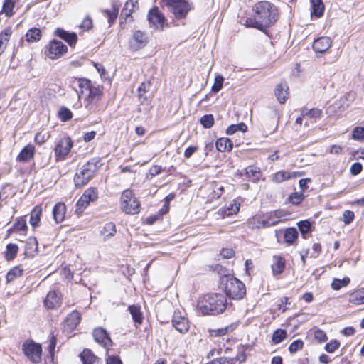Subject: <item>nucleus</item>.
I'll return each mask as SVG.
<instances>
[{
  "mask_svg": "<svg viewBox=\"0 0 364 364\" xmlns=\"http://www.w3.org/2000/svg\"><path fill=\"white\" fill-rule=\"evenodd\" d=\"M227 307V299L220 294H207L200 296L197 303V310L203 315L215 316L222 314Z\"/></svg>",
  "mask_w": 364,
  "mask_h": 364,
  "instance_id": "f257e3e1",
  "label": "nucleus"
},
{
  "mask_svg": "<svg viewBox=\"0 0 364 364\" xmlns=\"http://www.w3.org/2000/svg\"><path fill=\"white\" fill-rule=\"evenodd\" d=\"M77 80L80 89V91L77 92L78 98H80L85 91H88L89 93L85 98V107L91 112H96V105L103 97V87L95 85L91 80L86 78H78Z\"/></svg>",
  "mask_w": 364,
  "mask_h": 364,
  "instance_id": "f03ea898",
  "label": "nucleus"
},
{
  "mask_svg": "<svg viewBox=\"0 0 364 364\" xmlns=\"http://www.w3.org/2000/svg\"><path fill=\"white\" fill-rule=\"evenodd\" d=\"M252 10L254 14L267 27L277 21V9L268 1H259L255 3Z\"/></svg>",
  "mask_w": 364,
  "mask_h": 364,
  "instance_id": "7ed1b4c3",
  "label": "nucleus"
},
{
  "mask_svg": "<svg viewBox=\"0 0 364 364\" xmlns=\"http://www.w3.org/2000/svg\"><path fill=\"white\" fill-rule=\"evenodd\" d=\"M101 166L100 159L97 158H93L87 161L75 173L73 178L75 186L80 188L86 185Z\"/></svg>",
  "mask_w": 364,
  "mask_h": 364,
  "instance_id": "20e7f679",
  "label": "nucleus"
},
{
  "mask_svg": "<svg viewBox=\"0 0 364 364\" xmlns=\"http://www.w3.org/2000/svg\"><path fill=\"white\" fill-rule=\"evenodd\" d=\"M221 285L226 295L232 299H241L246 294L245 285L235 277H223Z\"/></svg>",
  "mask_w": 364,
  "mask_h": 364,
  "instance_id": "39448f33",
  "label": "nucleus"
},
{
  "mask_svg": "<svg viewBox=\"0 0 364 364\" xmlns=\"http://www.w3.org/2000/svg\"><path fill=\"white\" fill-rule=\"evenodd\" d=\"M121 208L127 214H137L140 211V203L130 189L124 190L121 196Z\"/></svg>",
  "mask_w": 364,
  "mask_h": 364,
  "instance_id": "423d86ee",
  "label": "nucleus"
},
{
  "mask_svg": "<svg viewBox=\"0 0 364 364\" xmlns=\"http://www.w3.org/2000/svg\"><path fill=\"white\" fill-rule=\"evenodd\" d=\"M22 350L26 357L33 364H38L42 360L41 345L32 340H27L22 344Z\"/></svg>",
  "mask_w": 364,
  "mask_h": 364,
  "instance_id": "0eeeda50",
  "label": "nucleus"
},
{
  "mask_svg": "<svg viewBox=\"0 0 364 364\" xmlns=\"http://www.w3.org/2000/svg\"><path fill=\"white\" fill-rule=\"evenodd\" d=\"M164 1L168 11L178 19L185 18L191 9L189 4L186 0H164Z\"/></svg>",
  "mask_w": 364,
  "mask_h": 364,
  "instance_id": "6e6552de",
  "label": "nucleus"
},
{
  "mask_svg": "<svg viewBox=\"0 0 364 364\" xmlns=\"http://www.w3.org/2000/svg\"><path fill=\"white\" fill-rule=\"evenodd\" d=\"M97 198L98 193L97 188H87L76 203V212L77 213H82L90 204V203L95 201Z\"/></svg>",
  "mask_w": 364,
  "mask_h": 364,
  "instance_id": "1a4fd4ad",
  "label": "nucleus"
},
{
  "mask_svg": "<svg viewBox=\"0 0 364 364\" xmlns=\"http://www.w3.org/2000/svg\"><path fill=\"white\" fill-rule=\"evenodd\" d=\"M67 46L58 40L51 41L46 47V54L50 59H58L66 53Z\"/></svg>",
  "mask_w": 364,
  "mask_h": 364,
  "instance_id": "9d476101",
  "label": "nucleus"
},
{
  "mask_svg": "<svg viewBox=\"0 0 364 364\" xmlns=\"http://www.w3.org/2000/svg\"><path fill=\"white\" fill-rule=\"evenodd\" d=\"M290 213L284 210H277L264 214L265 227H271L285 221Z\"/></svg>",
  "mask_w": 364,
  "mask_h": 364,
  "instance_id": "9b49d317",
  "label": "nucleus"
},
{
  "mask_svg": "<svg viewBox=\"0 0 364 364\" xmlns=\"http://www.w3.org/2000/svg\"><path fill=\"white\" fill-rule=\"evenodd\" d=\"M147 43L146 35L141 31H136L129 41V48L132 51H136L146 46Z\"/></svg>",
  "mask_w": 364,
  "mask_h": 364,
  "instance_id": "f8f14e48",
  "label": "nucleus"
},
{
  "mask_svg": "<svg viewBox=\"0 0 364 364\" xmlns=\"http://www.w3.org/2000/svg\"><path fill=\"white\" fill-rule=\"evenodd\" d=\"M95 341L105 348L108 349L112 346V341L107 332L103 328L99 327L93 330L92 333Z\"/></svg>",
  "mask_w": 364,
  "mask_h": 364,
  "instance_id": "ddd939ff",
  "label": "nucleus"
},
{
  "mask_svg": "<svg viewBox=\"0 0 364 364\" xmlns=\"http://www.w3.org/2000/svg\"><path fill=\"white\" fill-rule=\"evenodd\" d=\"M73 147V141L70 137L61 139L55 148V154L58 159H64Z\"/></svg>",
  "mask_w": 364,
  "mask_h": 364,
  "instance_id": "4468645a",
  "label": "nucleus"
},
{
  "mask_svg": "<svg viewBox=\"0 0 364 364\" xmlns=\"http://www.w3.org/2000/svg\"><path fill=\"white\" fill-rule=\"evenodd\" d=\"M173 326L180 333H186L190 328L188 318L181 314L180 311H175L172 318Z\"/></svg>",
  "mask_w": 364,
  "mask_h": 364,
  "instance_id": "2eb2a0df",
  "label": "nucleus"
},
{
  "mask_svg": "<svg viewBox=\"0 0 364 364\" xmlns=\"http://www.w3.org/2000/svg\"><path fill=\"white\" fill-rule=\"evenodd\" d=\"M148 20L156 28H162L164 26V17L156 7L150 10Z\"/></svg>",
  "mask_w": 364,
  "mask_h": 364,
  "instance_id": "dca6fc26",
  "label": "nucleus"
},
{
  "mask_svg": "<svg viewBox=\"0 0 364 364\" xmlns=\"http://www.w3.org/2000/svg\"><path fill=\"white\" fill-rule=\"evenodd\" d=\"M331 46V40L329 37L323 36L317 38L313 43V49L316 53H323L326 52Z\"/></svg>",
  "mask_w": 364,
  "mask_h": 364,
  "instance_id": "f3484780",
  "label": "nucleus"
},
{
  "mask_svg": "<svg viewBox=\"0 0 364 364\" xmlns=\"http://www.w3.org/2000/svg\"><path fill=\"white\" fill-rule=\"evenodd\" d=\"M61 302L60 294L57 291H50L44 300L45 306L48 309H54L58 306Z\"/></svg>",
  "mask_w": 364,
  "mask_h": 364,
  "instance_id": "a211bd4d",
  "label": "nucleus"
},
{
  "mask_svg": "<svg viewBox=\"0 0 364 364\" xmlns=\"http://www.w3.org/2000/svg\"><path fill=\"white\" fill-rule=\"evenodd\" d=\"M55 34L60 38L67 42L70 46H74L77 41V36L75 33H69L62 28H57Z\"/></svg>",
  "mask_w": 364,
  "mask_h": 364,
  "instance_id": "6ab92c4d",
  "label": "nucleus"
},
{
  "mask_svg": "<svg viewBox=\"0 0 364 364\" xmlns=\"http://www.w3.org/2000/svg\"><path fill=\"white\" fill-rule=\"evenodd\" d=\"M35 154V147L31 144L26 145L23 148L17 156V161L20 162H28L33 158Z\"/></svg>",
  "mask_w": 364,
  "mask_h": 364,
  "instance_id": "aec40b11",
  "label": "nucleus"
},
{
  "mask_svg": "<svg viewBox=\"0 0 364 364\" xmlns=\"http://www.w3.org/2000/svg\"><path fill=\"white\" fill-rule=\"evenodd\" d=\"M53 216L56 223L63 221L66 213V205L64 203H56L53 208Z\"/></svg>",
  "mask_w": 364,
  "mask_h": 364,
  "instance_id": "412c9836",
  "label": "nucleus"
},
{
  "mask_svg": "<svg viewBox=\"0 0 364 364\" xmlns=\"http://www.w3.org/2000/svg\"><path fill=\"white\" fill-rule=\"evenodd\" d=\"M247 225L249 228L252 230L266 228L264 215H256L250 218L247 220Z\"/></svg>",
  "mask_w": 364,
  "mask_h": 364,
  "instance_id": "4be33fe9",
  "label": "nucleus"
},
{
  "mask_svg": "<svg viewBox=\"0 0 364 364\" xmlns=\"http://www.w3.org/2000/svg\"><path fill=\"white\" fill-rule=\"evenodd\" d=\"M83 364H99L100 358L89 349H85L80 355Z\"/></svg>",
  "mask_w": 364,
  "mask_h": 364,
  "instance_id": "5701e85b",
  "label": "nucleus"
},
{
  "mask_svg": "<svg viewBox=\"0 0 364 364\" xmlns=\"http://www.w3.org/2000/svg\"><path fill=\"white\" fill-rule=\"evenodd\" d=\"M80 314L77 311H73L67 316L65 321V325L73 330L80 323Z\"/></svg>",
  "mask_w": 364,
  "mask_h": 364,
  "instance_id": "b1692460",
  "label": "nucleus"
},
{
  "mask_svg": "<svg viewBox=\"0 0 364 364\" xmlns=\"http://www.w3.org/2000/svg\"><path fill=\"white\" fill-rule=\"evenodd\" d=\"M274 263L272 264V269L274 275L281 274L285 267V260L281 256H274Z\"/></svg>",
  "mask_w": 364,
  "mask_h": 364,
  "instance_id": "393cba45",
  "label": "nucleus"
},
{
  "mask_svg": "<svg viewBox=\"0 0 364 364\" xmlns=\"http://www.w3.org/2000/svg\"><path fill=\"white\" fill-rule=\"evenodd\" d=\"M41 213L42 208L40 205L35 206L31 210L29 223L33 228H36L39 225Z\"/></svg>",
  "mask_w": 364,
  "mask_h": 364,
  "instance_id": "a878e982",
  "label": "nucleus"
},
{
  "mask_svg": "<svg viewBox=\"0 0 364 364\" xmlns=\"http://www.w3.org/2000/svg\"><path fill=\"white\" fill-rule=\"evenodd\" d=\"M232 142L228 138H220L215 142L216 149L220 152L232 150Z\"/></svg>",
  "mask_w": 364,
  "mask_h": 364,
  "instance_id": "bb28decb",
  "label": "nucleus"
},
{
  "mask_svg": "<svg viewBox=\"0 0 364 364\" xmlns=\"http://www.w3.org/2000/svg\"><path fill=\"white\" fill-rule=\"evenodd\" d=\"M128 310L132 315L133 321L139 324H141L143 321V314L141 311V307L137 305H130Z\"/></svg>",
  "mask_w": 364,
  "mask_h": 364,
  "instance_id": "cd10ccee",
  "label": "nucleus"
},
{
  "mask_svg": "<svg viewBox=\"0 0 364 364\" xmlns=\"http://www.w3.org/2000/svg\"><path fill=\"white\" fill-rule=\"evenodd\" d=\"M42 37L41 31L40 29L36 28H32L29 29L25 35L26 41L29 43H35Z\"/></svg>",
  "mask_w": 364,
  "mask_h": 364,
  "instance_id": "c85d7f7f",
  "label": "nucleus"
},
{
  "mask_svg": "<svg viewBox=\"0 0 364 364\" xmlns=\"http://www.w3.org/2000/svg\"><path fill=\"white\" fill-rule=\"evenodd\" d=\"M245 25L249 28H257L260 31H264L267 28L264 23H261L260 20L254 15V17L247 18L245 21Z\"/></svg>",
  "mask_w": 364,
  "mask_h": 364,
  "instance_id": "c756f323",
  "label": "nucleus"
},
{
  "mask_svg": "<svg viewBox=\"0 0 364 364\" xmlns=\"http://www.w3.org/2000/svg\"><path fill=\"white\" fill-rule=\"evenodd\" d=\"M311 15L315 16L316 17H321L324 11V4L322 0H311Z\"/></svg>",
  "mask_w": 364,
  "mask_h": 364,
  "instance_id": "7c9ffc66",
  "label": "nucleus"
},
{
  "mask_svg": "<svg viewBox=\"0 0 364 364\" xmlns=\"http://www.w3.org/2000/svg\"><path fill=\"white\" fill-rule=\"evenodd\" d=\"M275 95L281 104L284 103L288 97L287 86L283 84L278 85L275 90Z\"/></svg>",
  "mask_w": 364,
  "mask_h": 364,
  "instance_id": "2f4dec72",
  "label": "nucleus"
},
{
  "mask_svg": "<svg viewBox=\"0 0 364 364\" xmlns=\"http://www.w3.org/2000/svg\"><path fill=\"white\" fill-rule=\"evenodd\" d=\"M349 301L356 305L364 304V288L351 293Z\"/></svg>",
  "mask_w": 364,
  "mask_h": 364,
  "instance_id": "473e14b6",
  "label": "nucleus"
},
{
  "mask_svg": "<svg viewBox=\"0 0 364 364\" xmlns=\"http://www.w3.org/2000/svg\"><path fill=\"white\" fill-rule=\"evenodd\" d=\"M101 235L105 237H110L114 236L116 233V226L112 222H109L105 224L102 229L100 230Z\"/></svg>",
  "mask_w": 364,
  "mask_h": 364,
  "instance_id": "72a5a7b5",
  "label": "nucleus"
},
{
  "mask_svg": "<svg viewBox=\"0 0 364 364\" xmlns=\"http://www.w3.org/2000/svg\"><path fill=\"white\" fill-rule=\"evenodd\" d=\"M246 175L252 181H258L262 176L259 168L252 166L246 168Z\"/></svg>",
  "mask_w": 364,
  "mask_h": 364,
  "instance_id": "f704fd0d",
  "label": "nucleus"
},
{
  "mask_svg": "<svg viewBox=\"0 0 364 364\" xmlns=\"http://www.w3.org/2000/svg\"><path fill=\"white\" fill-rule=\"evenodd\" d=\"M284 237L285 242L291 245L298 237V232L295 228H289L285 230Z\"/></svg>",
  "mask_w": 364,
  "mask_h": 364,
  "instance_id": "c9c22d12",
  "label": "nucleus"
},
{
  "mask_svg": "<svg viewBox=\"0 0 364 364\" xmlns=\"http://www.w3.org/2000/svg\"><path fill=\"white\" fill-rule=\"evenodd\" d=\"M137 3V0H128L122 10L121 15L126 18L130 16Z\"/></svg>",
  "mask_w": 364,
  "mask_h": 364,
  "instance_id": "e433bc0d",
  "label": "nucleus"
},
{
  "mask_svg": "<svg viewBox=\"0 0 364 364\" xmlns=\"http://www.w3.org/2000/svg\"><path fill=\"white\" fill-rule=\"evenodd\" d=\"M22 273L23 269L19 267H15L11 269L6 276V282L9 283L13 282L16 278L20 277L22 275Z\"/></svg>",
  "mask_w": 364,
  "mask_h": 364,
  "instance_id": "4c0bfd02",
  "label": "nucleus"
},
{
  "mask_svg": "<svg viewBox=\"0 0 364 364\" xmlns=\"http://www.w3.org/2000/svg\"><path fill=\"white\" fill-rule=\"evenodd\" d=\"M18 251V247L16 244L10 243L6 245L5 257L8 261L12 260Z\"/></svg>",
  "mask_w": 364,
  "mask_h": 364,
  "instance_id": "58836bf2",
  "label": "nucleus"
},
{
  "mask_svg": "<svg viewBox=\"0 0 364 364\" xmlns=\"http://www.w3.org/2000/svg\"><path fill=\"white\" fill-rule=\"evenodd\" d=\"M287 336V331L283 329H277L272 334V341L274 344L283 341Z\"/></svg>",
  "mask_w": 364,
  "mask_h": 364,
  "instance_id": "ea45409f",
  "label": "nucleus"
},
{
  "mask_svg": "<svg viewBox=\"0 0 364 364\" xmlns=\"http://www.w3.org/2000/svg\"><path fill=\"white\" fill-rule=\"evenodd\" d=\"M247 129V126L243 123L241 122L240 124H231L229 126L226 130V133L228 135H231L235 134L237 131H241L242 132H245Z\"/></svg>",
  "mask_w": 364,
  "mask_h": 364,
  "instance_id": "a19ab883",
  "label": "nucleus"
},
{
  "mask_svg": "<svg viewBox=\"0 0 364 364\" xmlns=\"http://www.w3.org/2000/svg\"><path fill=\"white\" fill-rule=\"evenodd\" d=\"M350 283V279L345 277L342 279H334L331 283V287L334 290H339L342 287H346Z\"/></svg>",
  "mask_w": 364,
  "mask_h": 364,
  "instance_id": "79ce46f5",
  "label": "nucleus"
},
{
  "mask_svg": "<svg viewBox=\"0 0 364 364\" xmlns=\"http://www.w3.org/2000/svg\"><path fill=\"white\" fill-rule=\"evenodd\" d=\"M15 2L13 0H5L3 4V12L7 17H11L14 14V8Z\"/></svg>",
  "mask_w": 364,
  "mask_h": 364,
  "instance_id": "37998d69",
  "label": "nucleus"
},
{
  "mask_svg": "<svg viewBox=\"0 0 364 364\" xmlns=\"http://www.w3.org/2000/svg\"><path fill=\"white\" fill-rule=\"evenodd\" d=\"M58 117L62 122H68L72 119V112L65 107H63L58 112Z\"/></svg>",
  "mask_w": 364,
  "mask_h": 364,
  "instance_id": "c03bdc74",
  "label": "nucleus"
},
{
  "mask_svg": "<svg viewBox=\"0 0 364 364\" xmlns=\"http://www.w3.org/2000/svg\"><path fill=\"white\" fill-rule=\"evenodd\" d=\"M304 343L301 340H296L289 345V351L290 353L294 354L296 353L298 350H301L304 347Z\"/></svg>",
  "mask_w": 364,
  "mask_h": 364,
  "instance_id": "a18cd8bd",
  "label": "nucleus"
},
{
  "mask_svg": "<svg viewBox=\"0 0 364 364\" xmlns=\"http://www.w3.org/2000/svg\"><path fill=\"white\" fill-rule=\"evenodd\" d=\"M200 123L204 128L208 129L214 124V117L212 114H205L200 118Z\"/></svg>",
  "mask_w": 364,
  "mask_h": 364,
  "instance_id": "49530a36",
  "label": "nucleus"
},
{
  "mask_svg": "<svg viewBox=\"0 0 364 364\" xmlns=\"http://www.w3.org/2000/svg\"><path fill=\"white\" fill-rule=\"evenodd\" d=\"M240 210V204L237 203L235 201L230 203V205L227 208L226 210H224V214L227 216H230L234 214H236Z\"/></svg>",
  "mask_w": 364,
  "mask_h": 364,
  "instance_id": "de8ad7c7",
  "label": "nucleus"
},
{
  "mask_svg": "<svg viewBox=\"0 0 364 364\" xmlns=\"http://www.w3.org/2000/svg\"><path fill=\"white\" fill-rule=\"evenodd\" d=\"M321 110L318 108H314L310 110H302V116H308L310 118H319L321 115Z\"/></svg>",
  "mask_w": 364,
  "mask_h": 364,
  "instance_id": "09e8293b",
  "label": "nucleus"
},
{
  "mask_svg": "<svg viewBox=\"0 0 364 364\" xmlns=\"http://www.w3.org/2000/svg\"><path fill=\"white\" fill-rule=\"evenodd\" d=\"M291 178V173L286 171H278L274 176V181L277 183H281L285 180Z\"/></svg>",
  "mask_w": 364,
  "mask_h": 364,
  "instance_id": "8fccbe9b",
  "label": "nucleus"
},
{
  "mask_svg": "<svg viewBox=\"0 0 364 364\" xmlns=\"http://www.w3.org/2000/svg\"><path fill=\"white\" fill-rule=\"evenodd\" d=\"M352 138L355 140H364V127H357L352 132Z\"/></svg>",
  "mask_w": 364,
  "mask_h": 364,
  "instance_id": "3c124183",
  "label": "nucleus"
},
{
  "mask_svg": "<svg viewBox=\"0 0 364 364\" xmlns=\"http://www.w3.org/2000/svg\"><path fill=\"white\" fill-rule=\"evenodd\" d=\"M224 78L221 75L216 76L215 78V82L213 85L212 86V91L214 92H219L222 87L223 84Z\"/></svg>",
  "mask_w": 364,
  "mask_h": 364,
  "instance_id": "603ef678",
  "label": "nucleus"
},
{
  "mask_svg": "<svg viewBox=\"0 0 364 364\" xmlns=\"http://www.w3.org/2000/svg\"><path fill=\"white\" fill-rule=\"evenodd\" d=\"M340 346V342L337 340L331 341L325 346V350L330 353H333Z\"/></svg>",
  "mask_w": 364,
  "mask_h": 364,
  "instance_id": "864d4df0",
  "label": "nucleus"
},
{
  "mask_svg": "<svg viewBox=\"0 0 364 364\" xmlns=\"http://www.w3.org/2000/svg\"><path fill=\"white\" fill-rule=\"evenodd\" d=\"M304 196L302 193H294L289 196V200L294 205H299L304 200Z\"/></svg>",
  "mask_w": 364,
  "mask_h": 364,
  "instance_id": "5fc2aeb1",
  "label": "nucleus"
},
{
  "mask_svg": "<svg viewBox=\"0 0 364 364\" xmlns=\"http://www.w3.org/2000/svg\"><path fill=\"white\" fill-rule=\"evenodd\" d=\"M299 229L302 235H305L309 232L311 223L308 220H302L298 223Z\"/></svg>",
  "mask_w": 364,
  "mask_h": 364,
  "instance_id": "6e6d98bb",
  "label": "nucleus"
},
{
  "mask_svg": "<svg viewBox=\"0 0 364 364\" xmlns=\"http://www.w3.org/2000/svg\"><path fill=\"white\" fill-rule=\"evenodd\" d=\"M104 13L106 17L108 18L109 23H112L117 17L118 10L114 9L112 11L110 10H105Z\"/></svg>",
  "mask_w": 364,
  "mask_h": 364,
  "instance_id": "4d7b16f0",
  "label": "nucleus"
},
{
  "mask_svg": "<svg viewBox=\"0 0 364 364\" xmlns=\"http://www.w3.org/2000/svg\"><path fill=\"white\" fill-rule=\"evenodd\" d=\"M354 213L351 210H345L343 213L342 220L346 225H349L354 219Z\"/></svg>",
  "mask_w": 364,
  "mask_h": 364,
  "instance_id": "13d9d810",
  "label": "nucleus"
},
{
  "mask_svg": "<svg viewBox=\"0 0 364 364\" xmlns=\"http://www.w3.org/2000/svg\"><path fill=\"white\" fill-rule=\"evenodd\" d=\"M14 228L18 230H25L27 229L26 220L23 218H18L14 223Z\"/></svg>",
  "mask_w": 364,
  "mask_h": 364,
  "instance_id": "bf43d9fd",
  "label": "nucleus"
},
{
  "mask_svg": "<svg viewBox=\"0 0 364 364\" xmlns=\"http://www.w3.org/2000/svg\"><path fill=\"white\" fill-rule=\"evenodd\" d=\"M11 33V28H6L0 33V41H2V43H4V45L6 46Z\"/></svg>",
  "mask_w": 364,
  "mask_h": 364,
  "instance_id": "052dcab7",
  "label": "nucleus"
},
{
  "mask_svg": "<svg viewBox=\"0 0 364 364\" xmlns=\"http://www.w3.org/2000/svg\"><path fill=\"white\" fill-rule=\"evenodd\" d=\"M314 338L319 343H323L327 340L326 333L321 329H317L314 331Z\"/></svg>",
  "mask_w": 364,
  "mask_h": 364,
  "instance_id": "680f3d73",
  "label": "nucleus"
},
{
  "mask_svg": "<svg viewBox=\"0 0 364 364\" xmlns=\"http://www.w3.org/2000/svg\"><path fill=\"white\" fill-rule=\"evenodd\" d=\"M49 135L46 133L38 132L35 136V142L39 145L43 144L48 139Z\"/></svg>",
  "mask_w": 364,
  "mask_h": 364,
  "instance_id": "e2e57ef3",
  "label": "nucleus"
},
{
  "mask_svg": "<svg viewBox=\"0 0 364 364\" xmlns=\"http://www.w3.org/2000/svg\"><path fill=\"white\" fill-rule=\"evenodd\" d=\"M362 169H363L362 164L360 163L355 162L351 165L350 171L353 176H356L362 171Z\"/></svg>",
  "mask_w": 364,
  "mask_h": 364,
  "instance_id": "0e129e2a",
  "label": "nucleus"
},
{
  "mask_svg": "<svg viewBox=\"0 0 364 364\" xmlns=\"http://www.w3.org/2000/svg\"><path fill=\"white\" fill-rule=\"evenodd\" d=\"M92 27V21L90 17H86L82 22L80 28L84 31H88Z\"/></svg>",
  "mask_w": 364,
  "mask_h": 364,
  "instance_id": "69168bd1",
  "label": "nucleus"
},
{
  "mask_svg": "<svg viewBox=\"0 0 364 364\" xmlns=\"http://www.w3.org/2000/svg\"><path fill=\"white\" fill-rule=\"evenodd\" d=\"M198 149V148L196 146H188L184 151L185 158L189 159Z\"/></svg>",
  "mask_w": 364,
  "mask_h": 364,
  "instance_id": "338daca9",
  "label": "nucleus"
},
{
  "mask_svg": "<svg viewBox=\"0 0 364 364\" xmlns=\"http://www.w3.org/2000/svg\"><path fill=\"white\" fill-rule=\"evenodd\" d=\"M106 364H122V362L118 357L111 355L107 357Z\"/></svg>",
  "mask_w": 364,
  "mask_h": 364,
  "instance_id": "774afa93",
  "label": "nucleus"
}]
</instances>
